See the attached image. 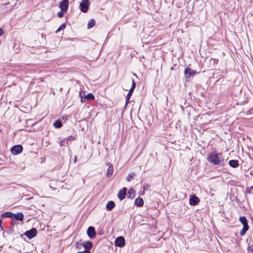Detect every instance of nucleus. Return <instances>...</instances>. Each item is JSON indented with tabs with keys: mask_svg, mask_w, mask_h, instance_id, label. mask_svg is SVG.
<instances>
[{
	"mask_svg": "<svg viewBox=\"0 0 253 253\" xmlns=\"http://www.w3.org/2000/svg\"><path fill=\"white\" fill-rule=\"evenodd\" d=\"M85 99L87 100H93L94 99V96L91 93H88L85 96Z\"/></svg>",
	"mask_w": 253,
	"mask_h": 253,
	"instance_id": "nucleus-25",
	"label": "nucleus"
},
{
	"mask_svg": "<svg viewBox=\"0 0 253 253\" xmlns=\"http://www.w3.org/2000/svg\"><path fill=\"white\" fill-rule=\"evenodd\" d=\"M196 72L190 68L187 67L185 69L184 75L186 78H189L191 76H194Z\"/></svg>",
	"mask_w": 253,
	"mask_h": 253,
	"instance_id": "nucleus-7",
	"label": "nucleus"
},
{
	"mask_svg": "<svg viewBox=\"0 0 253 253\" xmlns=\"http://www.w3.org/2000/svg\"><path fill=\"white\" fill-rule=\"evenodd\" d=\"M125 245V240L122 236H119L116 239L115 245L119 247H123Z\"/></svg>",
	"mask_w": 253,
	"mask_h": 253,
	"instance_id": "nucleus-6",
	"label": "nucleus"
},
{
	"mask_svg": "<svg viewBox=\"0 0 253 253\" xmlns=\"http://www.w3.org/2000/svg\"><path fill=\"white\" fill-rule=\"evenodd\" d=\"M13 217L17 220L22 221L24 218V216L22 213H18L17 214H14Z\"/></svg>",
	"mask_w": 253,
	"mask_h": 253,
	"instance_id": "nucleus-18",
	"label": "nucleus"
},
{
	"mask_svg": "<svg viewBox=\"0 0 253 253\" xmlns=\"http://www.w3.org/2000/svg\"><path fill=\"white\" fill-rule=\"evenodd\" d=\"M89 5V0H82L80 4L81 10L83 12L87 11Z\"/></svg>",
	"mask_w": 253,
	"mask_h": 253,
	"instance_id": "nucleus-3",
	"label": "nucleus"
},
{
	"mask_svg": "<svg viewBox=\"0 0 253 253\" xmlns=\"http://www.w3.org/2000/svg\"><path fill=\"white\" fill-rule=\"evenodd\" d=\"M23 147L20 145H15L11 149V153L14 155H17L21 153L22 151Z\"/></svg>",
	"mask_w": 253,
	"mask_h": 253,
	"instance_id": "nucleus-5",
	"label": "nucleus"
},
{
	"mask_svg": "<svg viewBox=\"0 0 253 253\" xmlns=\"http://www.w3.org/2000/svg\"><path fill=\"white\" fill-rule=\"evenodd\" d=\"M13 215H14V213H12L11 212H6L3 213L2 214V216H4V217L12 218V217H13Z\"/></svg>",
	"mask_w": 253,
	"mask_h": 253,
	"instance_id": "nucleus-22",
	"label": "nucleus"
},
{
	"mask_svg": "<svg viewBox=\"0 0 253 253\" xmlns=\"http://www.w3.org/2000/svg\"><path fill=\"white\" fill-rule=\"evenodd\" d=\"M83 247L86 249V250L88 249H90L92 248L93 245L92 242L90 241H86L83 243Z\"/></svg>",
	"mask_w": 253,
	"mask_h": 253,
	"instance_id": "nucleus-14",
	"label": "nucleus"
},
{
	"mask_svg": "<svg viewBox=\"0 0 253 253\" xmlns=\"http://www.w3.org/2000/svg\"><path fill=\"white\" fill-rule=\"evenodd\" d=\"M58 16L59 17H60V18L63 17V12L62 10L59 11L58 13Z\"/></svg>",
	"mask_w": 253,
	"mask_h": 253,
	"instance_id": "nucleus-29",
	"label": "nucleus"
},
{
	"mask_svg": "<svg viewBox=\"0 0 253 253\" xmlns=\"http://www.w3.org/2000/svg\"><path fill=\"white\" fill-rule=\"evenodd\" d=\"M69 2L68 0H63L61 1L60 4V7L62 11H66L68 7Z\"/></svg>",
	"mask_w": 253,
	"mask_h": 253,
	"instance_id": "nucleus-11",
	"label": "nucleus"
},
{
	"mask_svg": "<svg viewBox=\"0 0 253 253\" xmlns=\"http://www.w3.org/2000/svg\"><path fill=\"white\" fill-rule=\"evenodd\" d=\"M68 138H66L64 139L63 140L61 141L60 143V147L65 146L68 144Z\"/></svg>",
	"mask_w": 253,
	"mask_h": 253,
	"instance_id": "nucleus-21",
	"label": "nucleus"
},
{
	"mask_svg": "<svg viewBox=\"0 0 253 253\" xmlns=\"http://www.w3.org/2000/svg\"><path fill=\"white\" fill-rule=\"evenodd\" d=\"M248 253H253V244L248 247Z\"/></svg>",
	"mask_w": 253,
	"mask_h": 253,
	"instance_id": "nucleus-27",
	"label": "nucleus"
},
{
	"mask_svg": "<svg viewBox=\"0 0 253 253\" xmlns=\"http://www.w3.org/2000/svg\"><path fill=\"white\" fill-rule=\"evenodd\" d=\"M135 172H131L128 174V176L126 178V180L128 182L130 181L132 179L134 178V177L135 176Z\"/></svg>",
	"mask_w": 253,
	"mask_h": 253,
	"instance_id": "nucleus-20",
	"label": "nucleus"
},
{
	"mask_svg": "<svg viewBox=\"0 0 253 253\" xmlns=\"http://www.w3.org/2000/svg\"><path fill=\"white\" fill-rule=\"evenodd\" d=\"M115 204L113 201H109L106 205V208L108 211H111L115 207Z\"/></svg>",
	"mask_w": 253,
	"mask_h": 253,
	"instance_id": "nucleus-13",
	"label": "nucleus"
},
{
	"mask_svg": "<svg viewBox=\"0 0 253 253\" xmlns=\"http://www.w3.org/2000/svg\"><path fill=\"white\" fill-rule=\"evenodd\" d=\"M113 173V167L112 165H110L108 168L107 171V177H110Z\"/></svg>",
	"mask_w": 253,
	"mask_h": 253,
	"instance_id": "nucleus-15",
	"label": "nucleus"
},
{
	"mask_svg": "<svg viewBox=\"0 0 253 253\" xmlns=\"http://www.w3.org/2000/svg\"><path fill=\"white\" fill-rule=\"evenodd\" d=\"M208 161L215 165L223 166L224 163V159L221 153H217L216 152L210 153L208 157Z\"/></svg>",
	"mask_w": 253,
	"mask_h": 253,
	"instance_id": "nucleus-1",
	"label": "nucleus"
},
{
	"mask_svg": "<svg viewBox=\"0 0 253 253\" xmlns=\"http://www.w3.org/2000/svg\"><path fill=\"white\" fill-rule=\"evenodd\" d=\"M130 192H133V191L132 190H130L129 191V193H130Z\"/></svg>",
	"mask_w": 253,
	"mask_h": 253,
	"instance_id": "nucleus-34",
	"label": "nucleus"
},
{
	"mask_svg": "<svg viewBox=\"0 0 253 253\" xmlns=\"http://www.w3.org/2000/svg\"><path fill=\"white\" fill-rule=\"evenodd\" d=\"M149 188L148 185L146 184L143 186V189L144 190H147Z\"/></svg>",
	"mask_w": 253,
	"mask_h": 253,
	"instance_id": "nucleus-31",
	"label": "nucleus"
},
{
	"mask_svg": "<svg viewBox=\"0 0 253 253\" xmlns=\"http://www.w3.org/2000/svg\"><path fill=\"white\" fill-rule=\"evenodd\" d=\"M131 82H132V85H131V88L130 89L128 93L127 94V96H126V105H127V104L128 103L130 98V97L132 95V93L134 90V89L135 87V83L134 81H133V80H132Z\"/></svg>",
	"mask_w": 253,
	"mask_h": 253,
	"instance_id": "nucleus-4",
	"label": "nucleus"
},
{
	"mask_svg": "<svg viewBox=\"0 0 253 253\" xmlns=\"http://www.w3.org/2000/svg\"><path fill=\"white\" fill-rule=\"evenodd\" d=\"M87 234L89 238H94L95 236V231L94 228L92 226H90L88 227L87 230Z\"/></svg>",
	"mask_w": 253,
	"mask_h": 253,
	"instance_id": "nucleus-10",
	"label": "nucleus"
},
{
	"mask_svg": "<svg viewBox=\"0 0 253 253\" xmlns=\"http://www.w3.org/2000/svg\"><path fill=\"white\" fill-rule=\"evenodd\" d=\"M126 191V188H124L123 189L120 191L118 194V198L120 199V200H122L125 198Z\"/></svg>",
	"mask_w": 253,
	"mask_h": 253,
	"instance_id": "nucleus-12",
	"label": "nucleus"
},
{
	"mask_svg": "<svg viewBox=\"0 0 253 253\" xmlns=\"http://www.w3.org/2000/svg\"><path fill=\"white\" fill-rule=\"evenodd\" d=\"M1 223V220H0V224Z\"/></svg>",
	"mask_w": 253,
	"mask_h": 253,
	"instance_id": "nucleus-35",
	"label": "nucleus"
},
{
	"mask_svg": "<svg viewBox=\"0 0 253 253\" xmlns=\"http://www.w3.org/2000/svg\"><path fill=\"white\" fill-rule=\"evenodd\" d=\"M85 92L83 91H81L80 92V96L81 98V102H84L85 101Z\"/></svg>",
	"mask_w": 253,
	"mask_h": 253,
	"instance_id": "nucleus-23",
	"label": "nucleus"
},
{
	"mask_svg": "<svg viewBox=\"0 0 253 253\" xmlns=\"http://www.w3.org/2000/svg\"><path fill=\"white\" fill-rule=\"evenodd\" d=\"M247 191L248 193L251 194L253 192V185L247 188Z\"/></svg>",
	"mask_w": 253,
	"mask_h": 253,
	"instance_id": "nucleus-28",
	"label": "nucleus"
},
{
	"mask_svg": "<svg viewBox=\"0 0 253 253\" xmlns=\"http://www.w3.org/2000/svg\"><path fill=\"white\" fill-rule=\"evenodd\" d=\"M77 253H90V252L88 250H85L84 252H79Z\"/></svg>",
	"mask_w": 253,
	"mask_h": 253,
	"instance_id": "nucleus-30",
	"label": "nucleus"
},
{
	"mask_svg": "<svg viewBox=\"0 0 253 253\" xmlns=\"http://www.w3.org/2000/svg\"><path fill=\"white\" fill-rule=\"evenodd\" d=\"M66 28V25L65 24H62L57 29V30L56 31V33H57L61 30H64Z\"/></svg>",
	"mask_w": 253,
	"mask_h": 253,
	"instance_id": "nucleus-26",
	"label": "nucleus"
},
{
	"mask_svg": "<svg viewBox=\"0 0 253 253\" xmlns=\"http://www.w3.org/2000/svg\"><path fill=\"white\" fill-rule=\"evenodd\" d=\"M37 230L36 228H32L31 230L26 231L25 235L29 238L32 239L37 235Z\"/></svg>",
	"mask_w": 253,
	"mask_h": 253,
	"instance_id": "nucleus-8",
	"label": "nucleus"
},
{
	"mask_svg": "<svg viewBox=\"0 0 253 253\" xmlns=\"http://www.w3.org/2000/svg\"><path fill=\"white\" fill-rule=\"evenodd\" d=\"M200 202V200L195 195L191 196L189 199V204L192 206L197 205Z\"/></svg>",
	"mask_w": 253,
	"mask_h": 253,
	"instance_id": "nucleus-9",
	"label": "nucleus"
},
{
	"mask_svg": "<svg viewBox=\"0 0 253 253\" xmlns=\"http://www.w3.org/2000/svg\"><path fill=\"white\" fill-rule=\"evenodd\" d=\"M4 34V31L2 29H0V36H2Z\"/></svg>",
	"mask_w": 253,
	"mask_h": 253,
	"instance_id": "nucleus-32",
	"label": "nucleus"
},
{
	"mask_svg": "<svg viewBox=\"0 0 253 253\" xmlns=\"http://www.w3.org/2000/svg\"><path fill=\"white\" fill-rule=\"evenodd\" d=\"M143 203V200L141 198H137L135 201V204L138 207L142 206Z\"/></svg>",
	"mask_w": 253,
	"mask_h": 253,
	"instance_id": "nucleus-17",
	"label": "nucleus"
},
{
	"mask_svg": "<svg viewBox=\"0 0 253 253\" xmlns=\"http://www.w3.org/2000/svg\"><path fill=\"white\" fill-rule=\"evenodd\" d=\"M229 165L233 168H237L239 166V162L237 160H230L229 162Z\"/></svg>",
	"mask_w": 253,
	"mask_h": 253,
	"instance_id": "nucleus-16",
	"label": "nucleus"
},
{
	"mask_svg": "<svg viewBox=\"0 0 253 253\" xmlns=\"http://www.w3.org/2000/svg\"><path fill=\"white\" fill-rule=\"evenodd\" d=\"M77 162V157L75 156L74 158V163H76Z\"/></svg>",
	"mask_w": 253,
	"mask_h": 253,
	"instance_id": "nucleus-33",
	"label": "nucleus"
},
{
	"mask_svg": "<svg viewBox=\"0 0 253 253\" xmlns=\"http://www.w3.org/2000/svg\"><path fill=\"white\" fill-rule=\"evenodd\" d=\"M95 21L93 19L91 20L90 21L88 22L87 24V28L88 29H90L92 28L93 26L95 25Z\"/></svg>",
	"mask_w": 253,
	"mask_h": 253,
	"instance_id": "nucleus-24",
	"label": "nucleus"
},
{
	"mask_svg": "<svg viewBox=\"0 0 253 253\" xmlns=\"http://www.w3.org/2000/svg\"><path fill=\"white\" fill-rule=\"evenodd\" d=\"M240 222L243 225V227L242 230L240 232L241 236H244L246 231L249 229V226L248 225V222L247 218L245 216H241L239 218Z\"/></svg>",
	"mask_w": 253,
	"mask_h": 253,
	"instance_id": "nucleus-2",
	"label": "nucleus"
},
{
	"mask_svg": "<svg viewBox=\"0 0 253 253\" xmlns=\"http://www.w3.org/2000/svg\"><path fill=\"white\" fill-rule=\"evenodd\" d=\"M62 126V124L60 121L57 120L53 123V126L57 128H60Z\"/></svg>",
	"mask_w": 253,
	"mask_h": 253,
	"instance_id": "nucleus-19",
	"label": "nucleus"
}]
</instances>
